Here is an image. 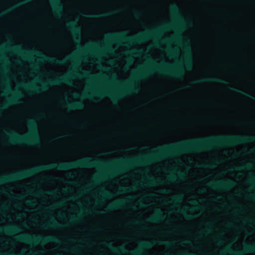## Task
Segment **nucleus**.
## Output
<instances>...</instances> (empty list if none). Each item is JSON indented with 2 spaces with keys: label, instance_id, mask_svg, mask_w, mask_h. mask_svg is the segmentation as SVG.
I'll list each match as a JSON object with an SVG mask.
<instances>
[{
  "label": "nucleus",
  "instance_id": "nucleus-1",
  "mask_svg": "<svg viewBox=\"0 0 255 255\" xmlns=\"http://www.w3.org/2000/svg\"><path fill=\"white\" fill-rule=\"evenodd\" d=\"M161 159V146L154 150L151 154L134 157L133 158H119L112 161H104L98 159L85 158L80 160L71 162H60L58 164H50L39 165L34 168L22 170L0 177V184L12 181L26 178L36 173L52 169L67 170L77 167H98L100 166L115 167L119 172L125 171L128 168L134 165L150 163Z\"/></svg>",
  "mask_w": 255,
  "mask_h": 255
},
{
  "label": "nucleus",
  "instance_id": "nucleus-2",
  "mask_svg": "<svg viewBox=\"0 0 255 255\" xmlns=\"http://www.w3.org/2000/svg\"><path fill=\"white\" fill-rule=\"evenodd\" d=\"M183 47L185 51V58L181 63L176 67L170 68L169 65L166 62H163L161 64H157L153 61L150 56H149L147 59L149 63L148 66L140 68L138 71L134 74L132 79L123 84V88L115 95H112L110 93L106 91H96L88 92V98H92L94 96L101 97L103 96L109 95L111 96L112 101L116 103L125 96L138 91V87L136 84V80L146 78L155 73L177 78H182L184 75L183 68L190 70L192 69L193 64L192 48L188 41L185 42Z\"/></svg>",
  "mask_w": 255,
  "mask_h": 255
},
{
  "label": "nucleus",
  "instance_id": "nucleus-3",
  "mask_svg": "<svg viewBox=\"0 0 255 255\" xmlns=\"http://www.w3.org/2000/svg\"><path fill=\"white\" fill-rule=\"evenodd\" d=\"M27 124L30 128V132L27 135H20L13 130H6L5 134L7 136L10 143L12 144L24 143L37 146L40 145L41 139L36 120L34 119H30L27 121Z\"/></svg>",
  "mask_w": 255,
  "mask_h": 255
},
{
  "label": "nucleus",
  "instance_id": "nucleus-4",
  "mask_svg": "<svg viewBox=\"0 0 255 255\" xmlns=\"http://www.w3.org/2000/svg\"><path fill=\"white\" fill-rule=\"evenodd\" d=\"M173 26L170 24H167L163 26L156 28L154 30H148L140 33L136 36L128 37L126 35L127 31L119 33H110L106 38L107 42L124 41L126 43H141L144 41L155 36L157 33L161 32L164 30L170 29Z\"/></svg>",
  "mask_w": 255,
  "mask_h": 255
},
{
  "label": "nucleus",
  "instance_id": "nucleus-5",
  "mask_svg": "<svg viewBox=\"0 0 255 255\" xmlns=\"http://www.w3.org/2000/svg\"><path fill=\"white\" fill-rule=\"evenodd\" d=\"M8 48L12 49L14 52L18 53H24L29 55L31 53H34L39 56L38 58L39 60L49 62L56 65H64L69 60L73 61L75 60V57L74 56L70 57L69 58L67 57L63 59H59L54 57L45 56L43 53L38 50H33L32 51L27 50L25 51L20 45H12L11 47H8Z\"/></svg>",
  "mask_w": 255,
  "mask_h": 255
},
{
  "label": "nucleus",
  "instance_id": "nucleus-6",
  "mask_svg": "<svg viewBox=\"0 0 255 255\" xmlns=\"http://www.w3.org/2000/svg\"><path fill=\"white\" fill-rule=\"evenodd\" d=\"M74 74H65L60 77H57L53 80H48L46 82L42 83L40 86L32 84H25L23 86L27 90L33 91L35 93H40L47 90L49 86L59 85L62 83L71 84V78L74 76Z\"/></svg>",
  "mask_w": 255,
  "mask_h": 255
},
{
  "label": "nucleus",
  "instance_id": "nucleus-7",
  "mask_svg": "<svg viewBox=\"0 0 255 255\" xmlns=\"http://www.w3.org/2000/svg\"><path fill=\"white\" fill-rule=\"evenodd\" d=\"M16 238L21 242L34 245L39 244L43 245L49 242L58 243L60 242V240L58 238L53 236H41L25 235L17 236Z\"/></svg>",
  "mask_w": 255,
  "mask_h": 255
},
{
  "label": "nucleus",
  "instance_id": "nucleus-8",
  "mask_svg": "<svg viewBox=\"0 0 255 255\" xmlns=\"http://www.w3.org/2000/svg\"><path fill=\"white\" fill-rule=\"evenodd\" d=\"M169 11L173 16L179 22V27L181 29L191 24V22L187 21L181 16L179 7L176 3H173L170 6Z\"/></svg>",
  "mask_w": 255,
  "mask_h": 255
},
{
  "label": "nucleus",
  "instance_id": "nucleus-9",
  "mask_svg": "<svg viewBox=\"0 0 255 255\" xmlns=\"http://www.w3.org/2000/svg\"><path fill=\"white\" fill-rule=\"evenodd\" d=\"M255 252V243L252 244H245L242 251H233L230 247L226 248L222 252V254H230L232 255H243L245 253H252Z\"/></svg>",
  "mask_w": 255,
  "mask_h": 255
},
{
  "label": "nucleus",
  "instance_id": "nucleus-10",
  "mask_svg": "<svg viewBox=\"0 0 255 255\" xmlns=\"http://www.w3.org/2000/svg\"><path fill=\"white\" fill-rule=\"evenodd\" d=\"M214 189L227 190L234 187L236 183L231 180L227 179L225 181H216L210 182L208 184Z\"/></svg>",
  "mask_w": 255,
  "mask_h": 255
},
{
  "label": "nucleus",
  "instance_id": "nucleus-11",
  "mask_svg": "<svg viewBox=\"0 0 255 255\" xmlns=\"http://www.w3.org/2000/svg\"><path fill=\"white\" fill-rule=\"evenodd\" d=\"M22 97V95L17 92L12 96L8 98L7 101L2 105L0 106V117L2 115V110L7 108L11 105L18 103L19 99Z\"/></svg>",
  "mask_w": 255,
  "mask_h": 255
},
{
  "label": "nucleus",
  "instance_id": "nucleus-12",
  "mask_svg": "<svg viewBox=\"0 0 255 255\" xmlns=\"http://www.w3.org/2000/svg\"><path fill=\"white\" fill-rule=\"evenodd\" d=\"M67 26L73 33L75 40L79 43L81 41V28L77 25L76 21H70L67 23Z\"/></svg>",
  "mask_w": 255,
  "mask_h": 255
},
{
  "label": "nucleus",
  "instance_id": "nucleus-13",
  "mask_svg": "<svg viewBox=\"0 0 255 255\" xmlns=\"http://www.w3.org/2000/svg\"><path fill=\"white\" fill-rule=\"evenodd\" d=\"M50 2L53 7L54 15L57 17L61 16L63 10V5L61 0H50Z\"/></svg>",
  "mask_w": 255,
  "mask_h": 255
},
{
  "label": "nucleus",
  "instance_id": "nucleus-14",
  "mask_svg": "<svg viewBox=\"0 0 255 255\" xmlns=\"http://www.w3.org/2000/svg\"><path fill=\"white\" fill-rule=\"evenodd\" d=\"M154 245V243L149 242H142L140 243V247L138 249L132 251L130 254L131 255H142L143 253V249H149Z\"/></svg>",
  "mask_w": 255,
  "mask_h": 255
},
{
  "label": "nucleus",
  "instance_id": "nucleus-15",
  "mask_svg": "<svg viewBox=\"0 0 255 255\" xmlns=\"http://www.w3.org/2000/svg\"><path fill=\"white\" fill-rule=\"evenodd\" d=\"M214 82L223 84H227L228 81L225 79L220 78H215V77H207L203 78L200 79L196 80L193 81V83L194 84L203 83V82Z\"/></svg>",
  "mask_w": 255,
  "mask_h": 255
},
{
  "label": "nucleus",
  "instance_id": "nucleus-16",
  "mask_svg": "<svg viewBox=\"0 0 255 255\" xmlns=\"http://www.w3.org/2000/svg\"><path fill=\"white\" fill-rule=\"evenodd\" d=\"M65 106L69 110H81L85 107L84 104L81 101L77 102L66 103Z\"/></svg>",
  "mask_w": 255,
  "mask_h": 255
},
{
  "label": "nucleus",
  "instance_id": "nucleus-17",
  "mask_svg": "<svg viewBox=\"0 0 255 255\" xmlns=\"http://www.w3.org/2000/svg\"><path fill=\"white\" fill-rule=\"evenodd\" d=\"M106 245L109 249H110L114 253L125 254V253H127L128 252V250L124 246H122V247H120L117 248L113 246V244L111 243L106 244Z\"/></svg>",
  "mask_w": 255,
  "mask_h": 255
},
{
  "label": "nucleus",
  "instance_id": "nucleus-18",
  "mask_svg": "<svg viewBox=\"0 0 255 255\" xmlns=\"http://www.w3.org/2000/svg\"><path fill=\"white\" fill-rule=\"evenodd\" d=\"M128 201V200L123 199L114 202L107 207V210L110 211L121 208Z\"/></svg>",
  "mask_w": 255,
  "mask_h": 255
},
{
  "label": "nucleus",
  "instance_id": "nucleus-19",
  "mask_svg": "<svg viewBox=\"0 0 255 255\" xmlns=\"http://www.w3.org/2000/svg\"><path fill=\"white\" fill-rule=\"evenodd\" d=\"M164 218L165 217L161 211L158 209L154 215L148 218V221L150 222H156L163 220Z\"/></svg>",
  "mask_w": 255,
  "mask_h": 255
},
{
  "label": "nucleus",
  "instance_id": "nucleus-20",
  "mask_svg": "<svg viewBox=\"0 0 255 255\" xmlns=\"http://www.w3.org/2000/svg\"><path fill=\"white\" fill-rule=\"evenodd\" d=\"M19 231L20 229H19V228L15 225L8 226L3 229H0V233L4 232L6 234H9L16 233Z\"/></svg>",
  "mask_w": 255,
  "mask_h": 255
},
{
  "label": "nucleus",
  "instance_id": "nucleus-21",
  "mask_svg": "<svg viewBox=\"0 0 255 255\" xmlns=\"http://www.w3.org/2000/svg\"><path fill=\"white\" fill-rule=\"evenodd\" d=\"M177 177L180 179L182 180L185 178V175L183 172H181V171L177 170V175H175L172 174L170 175L167 178V180L168 182H173L177 179Z\"/></svg>",
  "mask_w": 255,
  "mask_h": 255
},
{
  "label": "nucleus",
  "instance_id": "nucleus-22",
  "mask_svg": "<svg viewBox=\"0 0 255 255\" xmlns=\"http://www.w3.org/2000/svg\"><path fill=\"white\" fill-rule=\"evenodd\" d=\"M164 183V180L159 178L150 177L147 178V183L149 185L154 186Z\"/></svg>",
  "mask_w": 255,
  "mask_h": 255
},
{
  "label": "nucleus",
  "instance_id": "nucleus-23",
  "mask_svg": "<svg viewBox=\"0 0 255 255\" xmlns=\"http://www.w3.org/2000/svg\"><path fill=\"white\" fill-rule=\"evenodd\" d=\"M230 90L233 92H235L239 93L242 95L245 96H246L255 101V97L247 92H246L241 90H239L235 87H231L230 88Z\"/></svg>",
  "mask_w": 255,
  "mask_h": 255
},
{
  "label": "nucleus",
  "instance_id": "nucleus-24",
  "mask_svg": "<svg viewBox=\"0 0 255 255\" xmlns=\"http://www.w3.org/2000/svg\"><path fill=\"white\" fill-rule=\"evenodd\" d=\"M42 227L44 228H59L62 227V225L57 223L55 220L52 219V221L47 224L42 225Z\"/></svg>",
  "mask_w": 255,
  "mask_h": 255
},
{
  "label": "nucleus",
  "instance_id": "nucleus-25",
  "mask_svg": "<svg viewBox=\"0 0 255 255\" xmlns=\"http://www.w3.org/2000/svg\"><path fill=\"white\" fill-rule=\"evenodd\" d=\"M117 12V10H114L111 12H108V13H99V14H91L89 16L93 18L102 17L106 16L108 15L112 14Z\"/></svg>",
  "mask_w": 255,
  "mask_h": 255
},
{
  "label": "nucleus",
  "instance_id": "nucleus-26",
  "mask_svg": "<svg viewBox=\"0 0 255 255\" xmlns=\"http://www.w3.org/2000/svg\"><path fill=\"white\" fill-rule=\"evenodd\" d=\"M97 44H98V43H95V42H90L88 44V47L81 46L80 47V50L82 51H85L86 50H87L88 48L89 49H94L95 48L96 46H97Z\"/></svg>",
  "mask_w": 255,
  "mask_h": 255
},
{
  "label": "nucleus",
  "instance_id": "nucleus-27",
  "mask_svg": "<svg viewBox=\"0 0 255 255\" xmlns=\"http://www.w3.org/2000/svg\"><path fill=\"white\" fill-rule=\"evenodd\" d=\"M253 167V165L251 163H248L245 164L244 166L238 167L236 168H232L230 169V170H239V169H247L249 170L252 169Z\"/></svg>",
  "mask_w": 255,
  "mask_h": 255
},
{
  "label": "nucleus",
  "instance_id": "nucleus-28",
  "mask_svg": "<svg viewBox=\"0 0 255 255\" xmlns=\"http://www.w3.org/2000/svg\"><path fill=\"white\" fill-rule=\"evenodd\" d=\"M183 199V196L182 194H180L178 196L174 197L171 200V202L174 204L181 203Z\"/></svg>",
  "mask_w": 255,
  "mask_h": 255
},
{
  "label": "nucleus",
  "instance_id": "nucleus-29",
  "mask_svg": "<svg viewBox=\"0 0 255 255\" xmlns=\"http://www.w3.org/2000/svg\"><path fill=\"white\" fill-rule=\"evenodd\" d=\"M136 187L134 186L132 187H122L120 189V192L121 193H126V192H131L133 191H134L136 189Z\"/></svg>",
  "mask_w": 255,
  "mask_h": 255
},
{
  "label": "nucleus",
  "instance_id": "nucleus-30",
  "mask_svg": "<svg viewBox=\"0 0 255 255\" xmlns=\"http://www.w3.org/2000/svg\"><path fill=\"white\" fill-rule=\"evenodd\" d=\"M180 212L184 215L185 218L187 219H191L195 217V216L193 214H188L186 213V210H181Z\"/></svg>",
  "mask_w": 255,
  "mask_h": 255
},
{
  "label": "nucleus",
  "instance_id": "nucleus-31",
  "mask_svg": "<svg viewBox=\"0 0 255 255\" xmlns=\"http://www.w3.org/2000/svg\"><path fill=\"white\" fill-rule=\"evenodd\" d=\"M248 183L252 187L255 186V175H252L249 180Z\"/></svg>",
  "mask_w": 255,
  "mask_h": 255
},
{
  "label": "nucleus",
  "instance_id": "nucleus-32",
  "mask_svg": "<svg viewBox=\"0 0 255 255\" xmlns=\"http://www.w3.org/2000/svg\"><path fill=\"white\" fill-rule=\"evenodd\" d=\"M100 195L103 197H110L112 196V194L105 189H103L100 193Z\"/></svg>",
  "mask_w": 255,
  "mask_h": 255
},
{
  "label": "nucleus",
  "instance_id": "nucleus-33",
  "mask_svg": "<svg viewBox=\"0 0 255 255\" xmlns=\"http://www.w3.org/2000/svg\"><path fill=\"white\" fill-rule=\"evenodd\" d=\"M167 53L169 56L172 57L175 55L176 51L172 48H169L167 50Z\"/></svg>",
  "mask_w": 255,
  "mask_h": 255
},
{
  "label": "nucleus",
  "instance_id": "nucleus-34",
  "mask_svg": "<svg viewBox=\"0 0 255 255\" xmlns=\"http://www.w3.org/2000/svg\"><path fill=\"white\" fill-rule=\"evenodd\" d=\"M82 76H85V77H89L90 79H96L97 78V77L95 76H93V75H90L86 71H82Z\"/></svg>",
  "mask_w": 255,
  "mask_h": 255
},
{
  "label": "nucleus",
  "instance_id": "nucleus-35",
  "mask_svg": "<svg viewBox=\"0 0 255 255\" xmlns=\"http://www.w3.org/2000/svg\"><path fill=\"white\" fill-rule=\"evenodd\" d=\"M159 244L164 245L167 247H170L172 245V242L168 241H162L158 242Z\"/></svg>",
  "mask_w": 255,
  "mask_h": 255
},
{
  "label": "nucleus",
  "instance_id": "nucleus-36",
  "mask_svg": "<svg viewBox=\"0 0 255 255\" xmlns=\"http://www.w3.org/2000/svg\"><path fill=\"white\" fill-rule=\"evenodd\" d=\"M80 218H81V215H80V214H78L74 217L71 218L70 219L69 222H74L75 221H78V220H79L80 219Z\"/></svg>",
  "mask_w": 255,
  "mask_h": 255
},
{
  "label": "nucleus",
  "instance_id": "nucleus-37",
  "mask_svg": "<svg viewBox=\"0 0 255 255\" xmlns=\"http://www.w3.org/2000/svg\"><path fill=\"white\" fill-rule=\"evenodd\" d=\"M223 234H221L217 238V243L218 244H221L223 243V240L222 239L223 238Z\"/></svg>",
  "mask_w": 255,
  "mask_h": 255
},
{
  "label": "nucleus",
  "instance_id": "nucleus-38",
  "mask_svg": "<svg viewBox=\"0 0 255 255\" xmlns=\"http://www.w3.org/2000/svg\"><path fill=\"white\" fill-rule=\"evenodd\" d=\"M142 12L139 11H135L133 12V15L135 18H138L141 15Z\"/></svg>",
  "mask_w": 255,
  "mask_h": 255
},
{
  "label": "nucleus",
  "instance_id": "nucleus-39",
  "mask_svg": "<svg viewBox=\"0 0 255 255\" xmlns=\"http://www.w3.org/2000/svg\"><path fill=\"white\" fill-rule=\"evenodd\" d=\"M180 243L181 245H187V244L190 245L191 244V242L189 240H183V241H181Z\"/></svg>",
  "mask_w": 255,
  "mask_h": 255
},
{
  "label": "nucleus",
  "instance_id": "nucleus-40",
  "mask_svg": "<svg viewBox=\"0 0 255 255\" xmlns=\"http://www.w3.org/2000/svg\"><path fill=\"white\" fill-rule=\"evenodd\" d=\"M212 230V224H211V223H208L207 224V230H206V231L207 232H210Z\"/></svg>",
  "mask_w": 255,
  "mask_h": 255
},
{
  "label": "nucleus",
  "instance_id": "nucleus-41",
  "mask_svg": "<svg viewBox=\"0 0 255 255\" xmlns=\"http://www.w3.org/2000/svg\"><path fill=\"white\" fill-rule=\"evenodd\" d=\"M181 39H182V37L180 36L177 35L175 37H173L172 39V40L179 41H180L181 40Z\"/></svg>",
  "mask_w": 255,
  "mask_h": 255
},
{
  "label": "nucleus",
  "instance_id": "nucleus-42",
  "mask_svg": "<svg viewBox=\"0 0 255 255\" xmlns=\"http://www.w3.org/2000/svg\"><path fill=\"white\" fill-rule=\"evenodd\" d=\"M193 204L194 206V209H197L199 207V205L197 204V202L195 201L193 202Z\"/></svg>",
  "mask_w": 255,
  "mask_h": 255
},
{
  "label": "nucleus",
  "instance_id": "nucleus-43",
  "mask_svg": "<svg viewBox=\"0 0 255 255\" xmlns=\"http://www.w3.org/2000/svg\"><path fill=\"white\" fill-rule=\"evenodd\" d=\"M64 204V202H61L60 203H57L55 206H52V207H51V208H54V207H58V206H61L62 205H63Z\"/></svg>",
  "mask_w": 255,
  "mask_h": 255
},
{
  "label": "nucleus",
  "instance_id": "nucleus-44",
  "mask_svg": "<svg viewBox=\"0 0 255 255\" xmlns=\"http://www.w3.org/2000/svg\"><path fill=\"white\" fill-rule=\"evenodd\" d=\"M99 180H100V178L99 177H96L94 178V182L95 183H98L99 182Z\"/></svg>",
  "mask_w": 255,
  "mask_h": 255
},
{
  "label": "nucleus",
  "instance_id": "nucleus-45",
  "mask_svg": "<svg viewBox=\"0 0 255 255\" xmlns=\"http://www.w3.org/2000/svg\"><path fill=\"white\" fill-rule=\"evenodd\" d=\"M250 197L254 200H255V194H250Z\"/></svg>",
  "mask_w": 255,
  "mask_h": 255
},
{
  "label": "nucleus",
  "instance_id": "nucleus-46",
  "mask_svg": "<svg viewBox=\"0 0 255 255\" xmlns=\"http://www.w3.org/2000/svg\"><path fill=\"white\" fill-rule=\"evenodd\" d=\"M161 192L163 193H167L169 192V191L167 190H165V189H163V190H162L161 191Z\"/></svg>",
  "mask_w": 255,
  "mask_h": 255
},
{
  "label": "nucleus",
  "instance_id": "nucleus-47",
  "mask_svg": "<svg viewBox=\"0 0 255 255\" xmlns=\"http://www.w3.org/2000/svg\"><path fill=\"white\" fill-rule=\"evenodd\" d=\"M107 51H112V49L110 47H107L106 49Z\"/></svg>",
  "mask_w": 255,
  "mask_h": 255
},
{
  "label": "nucleus",
  "instance_id": "nucleus-48",
  "mask_svg": "<svg viewBox=\"0 0 255 255\" xmlns=\"http://www.w3.org/2000/svg\"><path fill=\"white\" fill-rule=\"evenodd\" d=\"M204 166H205L206 167H208V168H211V167H213V166L210 165H204Z\"/></svg>",
  "mask_w": 255,
  "mask_h": 255
},
{
  "label": "nucleus",
  "instance_id": "nucleus-49",
  "mask_svg": "<svg viewBox=\"0 0 255 255\" xmlns=\"http://www.w3.org/2000/svg\"><path fill=\"white\" fill-rule=\"evenodd\" d=\"M27 204H30L31 205H34V204H35V202H30V201H28L27 202Z\"/></svg>",
  "mask_w": 255,
  "mask_h": 255
},
{
  "label": "nucleus",
  "instance_id": "nucleus-50",
  "mask_svg": "<svg viewBox=\"0 0 255 255\" xmlns=\"http://www.w3.org/2000/svg\"><path fill=\"white\" fill-rule=\"evenodd\" d=\"M139 206H140V207H143V206H145V205H144L143 203H142V202H140V203H139Z\"/></svg>",
  "mask_w": 255,
  "mask_h": 255
},
{
  "label": "nucleus",
  "instance_id": "nucleus-51",
  "mask_svg": "<svg viewBox=\"0 0 255 255\" xmlns=\"http://www.w3.org/2000/svg\"><path fill=\"white\" fill-rule=\"evenodd\" d=\"M141 53V51H136V52L135 53V54H136V55H140Z\"/></svg>",
  "mask_w": 255,
  "mask_h": 255
},
{
  "label": "nucleus",
  "instance_id": "nucleus-52",
  "mask_svg": "<svg viewBox=\"0 0 255 255\" xmlns=\"http://www.w3.org/2000/svg\"><path fill=\"white\" fill-rule=\"evenodd\" d=\"M162 41L163 42H170V41L167 39H164V40H162Z\"/></svg>",
  "mask_w": 255,
  "mask_h": 255
},
{
  "label": "nucleus",
  "instance_id": "nucleus-53",
  "mask_svg": "<svg viewBox=\"0 0 255 255\" xmlns=\"http://www.w3.org/2000/svg\"><path fill=\"white\" fill-rule=\"evenodd\" d=\"M3 50V48L0 47V52H1Z\"/></svg>",
  "mask_w": 255,
  "mask_h": 255
},
{
  "label": "nucleus",
  "instance_id": "nucleus-54",
  "mask_svg": "<svg viewBox=\"0 0 255 255\" xmlns=\"http://www.w3.org/2000/svg\"><path fill=\"white\" fill-rule=\"evenodd\" d=\"M5 90H6L7 92H10V90H9V87H8L7 88L5 89Z\"/></svg>",
  "mask_w": 255,
  "mask_h": 255
},
{
  "label": "nucleus",
  "instance_id": "nucleus-55",
  "mask_svg": "<svg viewBox=\"0 0 255 255\" xmlns=\"http://www.w3.org/2000/svg\"><path fill=\"white\" fill-rule=\"evenodd\" d=\"M48 193L50 194L54 195V192H48Z\"/></svg>",
  "mask_w": 255,
  "mask_h": 255
},
{
  "label": "nucleus",
  "instance_id": "nucleus-56",
  "mask_svg": "<svg viewBox=\"0 0 255 255\" xmlns=\"http://www.w3.org/2000/svg\"><path fill=\"white\" fill-rule=\"evenodd\" d=\"M37 66L36 65H35V66H34V68H33V69H34V70H35V69H37Z\"/></svg>",
  "mask_w": 255,
  "mask_h": 255
},
{
  "label": "nucleus",
  "instance_id": "nucleus-57",
  "mask_svg": "<svg viewBox=\"0 0 255 255\" xmlns=\"http://www.w3.org/2000/svg\"><path fill=\"white\" fill-rule=\"evenodd\" d=\"M69 176L70 177H72L73 176H72V174H70V175H69Z\"/></svg>",
  "mask_w": 255,
  "mask_h": 255
},
{
  "label": "nucleus",
  "instance_id": "nucleus-58",
  "mask_svg": "<svg viewBox=\"0 0 255 255\" xmlns=\"http://www.w3.org/2000/svg\"><path fill=\"white\" fill-rule=\"evenodd\" d=\"M23 197V196H19V198H20V199L22 198Z\"/></svg>",
  "mask_w": 255,
  "mask_h": 255
},
{
  "label": "nucleus",
  "instance_id": "nucleus-59",
  "mask_svg": "<svg viewBox=\"0 0 255 255\" xmlns=\"http://www.w3.org/2000/svg\"><path fill=\"white\" fill-rule=\"evenodd\" d=\"M88 188H86V189L84 190L85 191H87L88 190Z\"/></svg>",
  "mask_w": 255,
  "mask_h": 255
},
{
  "label": "nucleus",
  "instance_id": "nucleus-60",
  "mask_svg": "<svg viewBox=\"0 0 255 255\" xmlns=\"http://www.w3.org/2000/svg\"><path fill=\"white\" fill-rule=\"evenodd\" d=\"M20 217H21V216H20V215H18V216H17V217H18V218H20Z\"/></svg>",
  "mask_w": 255,
  "mask_h": 255
},
{
  "label": "nucleus",
  "instance_id": "nucleus-61",
  "mask_svg": "<svg viewBox=\"0 0 255 255\" xmlns=\"http://www.w3.org/2000/svg\"><path fill=\"white\" fill-rule=\"evenodd\" d=\"M62 137V135H61V136H58V138H61V137Z\"/></svg>",
  "mask_w": 255,
  "mask_h": 255
},
{
  "label": "nucleus",
  "instance_id": "nucleus-62",
  "mask_svg": "<svg viewBox=\"0 0 255 255\" xmlns=\"http://www.w3.org/2000/svg\"><path fill=\"white\" fill-rule=\"evenodd\" d=\"M116 75H114V76L113 78H116Z\"/></svg>",
  "mask_w": 255,
  "mask_h": 255
},
{
  "label": "nucleus",
  "instance_id": "nucleus-63",
  "mask_svg": "<svg viewBox=\"0 0 255 255\" xmlns=\"http://www.w3.org/2000/svg\"><path fill=\"white\" fill-rule=\"evenodd\" d=\"M104 175L103 174H101V176H103Z\"/></svg>",
  "mask_w": 255,
  "mask_h": 255
},
{
  "label": "nucleus",
  "instance_id": "nucleus-64",
  "mask_svg": "<svg viewBox=\"0 0 255 255\" xmlns=\"http://www.w3.org/2000/svg\"><path fill=\"white\" fill-rule=\"evenodd\" d=\"M3 207H4V208H6V207H6V206H4Z\"/></svg>",
  "mask_w": 255,
  "mask_h": 255
}]
</instances>
